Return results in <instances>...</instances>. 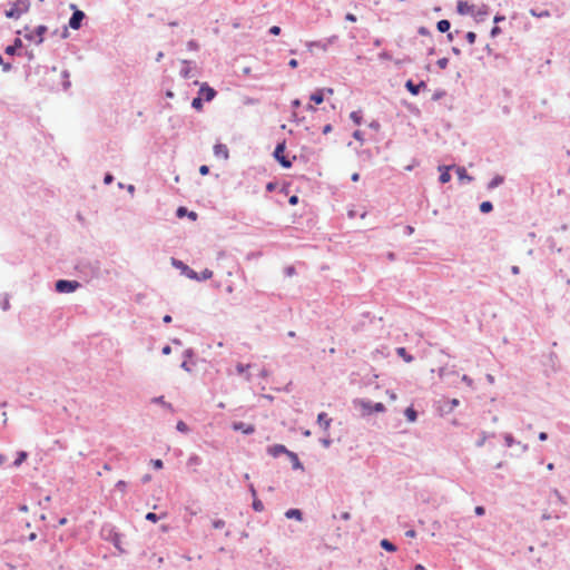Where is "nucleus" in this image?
<instances>
[{
  "mask_svg": "<svg viewBox=\"0 0 570 570\" xmlns=\"http://www.w3.org/2000/svg\"><path fill=\"white\" fill-rule=\"evenodd\" d=\"M546 246L551 250V252H558V253H561L562 252V248L561 247H558L557 246V242L553 237H548L546 239Z\"/></svg>",
  "mask_w": 570,
  "mask_h": 570,
  "instance_id": "39",
  "label": "nucleus"
},
{
  "mask_svg": "<svg viewBox=\"0 0 570 570\" xmlns=\"http://www.w3.org/2000/svg\"><path fill=\"white\" fill-rule=\"evenodd\" d=\"M267 454H269L273 458H278L282 454L287 455V453L291 451L288 450L284 444H273L267 446L266 449Z\"/></svg>",
  "mask_w": 570,
  "mask_h": 570,
  "instance_id": "15",
  "label": "nucleus"
},
{
  "mask_svg": "<svg viewBox=\"0 0 570 570\" xmlns=\"http://www.w3.org/2000/svg\"><path fill=\"white\" fill-rule=\"evenodd\" d=\"M449 65V58L446 57H443V58H440L436 60V66L440 68V69H445Z\"/></svg>",
  "mask_w": 570,
  "mask_h": 570,
  "instance_id": "55",
  "label": "nucleus"
},
{
  "mask_svg": "<svg viewBox=\"0 0 570 570\" xmlns=\"http://www.w3.org/2000/svg\"><path fill=\"white\" fill-rule=\"evenodd\" d=\"M417 411L414 409L413 405H410L404 410V416L411 423L417 420Z\"/></svg>",
  "mask_w": 570,
  "mask_h": 570,
  "instance_id": "29",
  "label": "nucleus"
},
{
  "mask_svg": "<svg viewBox=\"0 0 570 570\" xmlns=\"http://www.w3.org/2000/svg\"><path fill=\"white\" fill-rule=\"evenodd\" d=\"M495 434L494 433H491V434H487V432L482 431L481 432V436L480 439L475 442V445L478 448H482L487 441L488 438H492L494 436Z\"/></svg>",
  "mask_w": 570,
  "mask_h": 570,
  "instance_id": "44",
  "label": "nucleus"
},
{
  "mask_svg": "<svg viewBox=\"0 0 570 570\" xmlns=\"http://www.w3.org/2000/svg\"><path fill=\"white\" fill-rule=\"evenodd\" d=\"M167 517V513H163V514H157L155 512H148L146 515H145V519L147 521H150L153 523H156L158 520H160L161 518H165Z\"/></svg>",
  "mask_w": 570,
  "mask_h": 570,
  "instance_id": "40",
  "label": "nucleus"
},
{
  "mask_svg": "<svg viewBox=\"0 0 570 570\" xmlns=\"http://www.w3.org/2000/svg\"><path fill=\"white\" fill-rule=\"evenodd\" d=\"M252 508L255 512H262L264 510V504L258 497L253 498Z\"/></svg>",
  "mask_w": 570,
  "mask_h": 570,
  "instance_id": "42",
  "label": "nucleus"
},
{
  "mask_svg": "<svg viewBox=\"0 0 570 570\" xmlns=\"http://www.w3.org/2000/svg\"><path fill=\"white\" fill-rule=\"evenodd\" d=\"M204 99L197 95L191 100V108H194L196 111H202L204 108Z\"/></svg>",
  "mask_w": 570,
  "mask_h": 570,
  "instance_id": "38",
  "label": "nucleus"
},
{
  "mask_svg": "<svg viewBox=\"0 0 570 570\" xmlns=\"http://www.w3.org/2000/svg\"><path fill=\"white\" fill-rule=\"evenodd\" d=\"M504 176L502 175H495L487 185V188L489 190H492L497 187H499L500 185H502L504 183Z\"/></svg>",
  "mask_w": 570,
  "mask_h": 570,
  "instance_id": "30",
  "label": "nucleus"
},
{
  "mask_svg": "<svg viewBox=\"0 0 570 570\" xmlns=\"http://www.w3.org/2000/svg\"><path fill=\"white\" fill-rule=\"evenodd\" d=\"M474 8V4H470L466 0H458L456 2V12L460 16L473 14Z\"/></svg>",
  "mask_w": 570,
  "mask_h": 570,
  "instance_id": "13",
  "label": "nucleus"
},
{
  "mask_svg": "<svg viewBox=\"0 0 570 570\" xmlns=\"http://www.w3.org/2000/svg\"><path fill=\"white\" fill-rule=\"evenodd\" d=\"M30 9L29 0H18L9 10L4 11V14L9 19H18L22 13L28 12Z\"/></svg>",
  "mask_w": 570,
  "mask_h": 570,
  "instance_id": "6",
  "label": "nucleus"
},
{
  "mask_svg": "<svg viewBox=\"0 0 570 570\" xmlns=\"http://www.w3.org/2000/svg\"><path fill=\"white\" fill-rule=\"evenodd\" d=\"M286 150V139L277 141L275 149L273 151V158L275 161L279 164L285 169H289L293 166V161L296 159V156H293L291 159L287 155H285Z\"/></svg>",
  "mask_w": 570,
  "mask_h": 570,
  "instance_id": "3",
  "label": "nucleus"
},
{
  "mask_svg": "<svg viewBox=\"0 0 570 570\" xmlns=\"http://www.w3.org/2000/svg\"><path fill=\"white\" fill-rule=\"evenodd\" d=\"M503 439L507 448H511L513 444H521L520 442L515 441L514 436L511 433H504Z\"/></svg>",
  "mask_w": 570,
  "mask_h": 570,
  "instance_id": "41",
  "label": "nucleus"
},
{
  "mask_svg": "<svg viewBox=\"0 0 570 570\" xmlns=\"http://www.w3.org/2000/svg\"><path fill=\"white\" fill-rule=\"evenodd\" d=\"M320 443L322 444V446H324V448H326V449H327V448H330V446H331V444L333 443V441H332V439L327 435V436H325V438H321V439H320Z\"/></svg>",
  "mask_w": 570,
  "mask_h": 570,
  "instance_id": "59",
  "label": "nucleus"
},
{
  "mask_svg": "<svg viewBox=\"0 0 570 570\" xmlns=\"http://www.w3.org/2000/svg\"><path fill=\"white\" fill-rule=\"evenodd\" d=\"M405 106L410 112H412L414 115H420V109L415 105H413L411 102H405Z\"/></svg>",
  "mask_w": 570,
  "mask_h": 570,
  "instance_id": "62",
  "label": "nucleus"
},
{
  "mask_svg": "<svg viewBox=\"0 0 570 570\" xmlns=\"http://www.w3.org/2000/svg\"><path fill=\"white\" fill-rule=\"evenodd\" d=\"M187 49L196 51L199 49V43L196 40L191 39L187 42Z\"/></svg>",
  "mask_w": 570,
  "mask_h": 570,
  "instance_id": "56",
  "label": "nucleus"
},
{
  "mask_svg": "<svg viewBox=\"0 0 570 570\" xmlns=\"http://www.w3.org/2000/svg\"><path fill=\"white\" fill-rule=\"evenodd\" d=\"M317 424L322 428L324 432H328L332 423V419L327 415L326 412H320L317 414Z\"/></svg>",
  "mask_w": 570,
  "mask_h": 570,
  "instance_id": "18",
  "label": "nucleus"
},
{
  "mask_svg": "<svg viewBox=\"0 0 570 570\" xmlns=\"http://www.w3.org/2000/svg\"><path fill=\"white\" fill-rule=\"evenodd\" d=\"M501 33H502V29L499 26H495V24L490 30V37L491 38H497Z\"/></svg>",
  "mask_w": 570,
  "mask_h": 570,
  "instance_id": "54",
  "label": "nucleus"
},
{
  "mask_svg": "<svg viewBox=\"0 0 570 570\" xmlns=\"http://www.w3.org/2000/svg\"><path fill=\"white\" fill-rule=\"evenodd\" d=\"M194 85H199L198 96L204 99L206 102H210L217 96V91L210 87L207 82H199L198 80L194 81Z\"/></svg>",
  "mask_w": 570,
  "mask_h": 570,
  "instance_id": "7",
  "label": "nucleus"
},
{
  "mask_svg": "<svg viewBox=\"0 0 570 570\" xmlns=\"http://www.w3.org/2000/svg\"><path fill=\"white\" fill-rule=\"evenodd\" d=\"M405 89L413 96H417L422 90H425L428 85L426 81L421 80L415 83L412 79H407L404 85Z\"/></svg>",
  "mask_w": 570,
  "mask_h": 570,
  "instance_id": "11",
  "label": "nucleus"
},
{
  "mask_svg": "<svg viewBox=\"0 0 570 570\" xmlns=\"http://www.w3.org/2000/svg\"><path fill=\"white\" fill-rule=\"evenodd\" d=\"M451 29V22L448 19H442L436 22V30L441 33H446Z\"/></svg>",
  "mask_w": 570,
  "mask_h": 570,
  "instance_id": "32",
  "label": "nucleus"
},
{
  "mask_svg": "<svg viewBox=\"0 0 570 570\" xmlns=\"http://www.w3.org/2000/svg\"><path fill=\"white\" fill-rule=\"evenodd\" d=\"M325 97H324V90H321V88L316 89L315 91H313L311 95H309V100L314 104V105H321L323 101H324Z\"/></svg>",
  "mask_w": 570,
  "mask_h": 570,
  "instance_id": "28",
  "label": "nucleus"
},
{
  "mask_svg": "<svg viewBox=\"0 0 570 570\" xmlns=\"http://www.w3.org/2000/svg\"><path fill=\"white\" fill-rule=\"evenodd\" d=\"M23 48V42L20 38H16L13 42L4 48V53L8 56H19L20 50Z\"/></svg>",
  "mask_w": 570,
  "mask_h": 570,
  "instance_id": "14",
  "label": "nucleus"
},
{
  "mask_svg": "<svg viewBox=\"0 0 570 570\" xmlns=\"http://www.w3.org/2000/svg\"><path fill=\"white\" fill-rule=\"evenodd\" d=\"M81 284L75 279H63L60 278L55 282V291L60 294H70L76 292Z\"/></svg>",
  "mask_w": 570,
  "mask_h": 570,
  "instance_id": "5",
  "label": "nucleus"
},
{
  "mask_svg": "<svg viewBox=\"0 0 570 570\" xmlns=\"http://www.w3.org/2000/svg\"><path fill=\"white\" fill-rule=\"evenodd\" d=\"M286 456L289 459L293 470L304 471V465L295 452L289 451Z\"/></svg>",
  "mask_w": 570,
  "mask_h": 570,
  "instance_id": "23",
  "label": "nucleus"
},
{
  "mask_svg": "<svg viewBox=\"0 0 570 570\" xmlns=\"http://www.w3.org/2000/svg\"><path fill=\"white\" fill-rule=\"evenodd\" d=\"M352 136H353V138H354L355 140H358V141H361V142H363V141H364V134H363V131H361V130H358V129L354 130V131H353V134H352Z\"/></svg>",
  "mask_w": 570,
  "mask_h": 570,
  "instance_id": "60",
  "label": "nucleus"
},
{
  "mask_svg": "<svg viewBox=\"0 0 570 570\" xmlns=\"http://www.w3.org/2000/svg\"><path fill=\"white\" fill-rule=\"evenodd\" d=\"M337 39L338 37L336 35H333L324 40L311 41L308 42V47H317L325 51L327 50L328 46L333 45Z\"/></svg>",
  "mask_w": 570,
  "mask_h": 570,
  "instance_id": "16",
  "label": "nucleus"
},
{
  "mask_svg": "<svg viewBox=\"0 0 570 570\" xmlns=\"http://www.w3.org/2000/svg\"><path fill=\"white\" fill-rule=\"evenodd\" d=\"M248 367H249V365H246L243 363H237L236 371L239 375H243L247 371Z\"/></svg>",
  "mask_w": 570,
  "mask_h": 570,
  "instance_id": "63",
  "label": "nucleus"
},
{
  "mask_svg": "<svg viewBox=\"0 0 570 570\" xmlns=\"http://www.w3.org/2000/svg\"><path fill=\"white\" fill-rule=\"evenodd\" d=\"M150 465L155 470H161L164 468V462L160 459H151L150 460Z\"/></svg>",
  "mask_w": 570,
  "mask_h": 570,
  "instance_id": "51",
  "label": "nucleus"
},
{
  "mask_svg": "<svg viewBox=\"0 0 570 570\" xmlns=\"http://www.w3.org/2000/svg\"><path fill=\"white\" fill-rule=\"evenodd\" d=\"M451 168L452 166H446V165H440L439 166V171H440V176H439V181L441 184H446L451 180L452 176H451Z\"/></svg>",
  "mask_w": 570,
  "mask_h": 570,
  "instance_id": "19",
  "label": "nucleus"
},
{
  "mask_svg": "<svg viewBox=\"0 0 570 570\" xmlns=\"http://www.w3.org/2000/svg\"><path fill=\"white\" fill-rule=\"evenodd\" d=\"M76 269L85 277H94L98 275L100 267L98 262L82 259L77 263Z\"/></svg>",
  "mask_w": 570,
  "mask_h": 570,
  "instance_id": "4",
  "label": "nucleus"
},
{
  "mask_svg": "<svg viewBox=\"0 0 570 570\" xmlns=\"http://www.w3.org/2000/svg\"><path fill=\"white\" fill-rule=\"evenodd\" d=\"M493 208V204L490 200H484L479 205V209L482 214H490Z\"/></svg>",
  "mask_w": 570,
  "mask_h": 570,
  "instance_id": "37",
  "label": "nucleus"
},
{
  "mask_svg": "<svg viewBox=\"0 0 570 570\" xmlns=\"http://www.w3.org/2000/svg\"><path fill=\"white\" fill-rule=\"evenodd\" d=\"M171 265L176 268V269H179L180 273L183 275H185L187 278H197L196 277V271H194L193 268H190L187 264H185L183 261L178 259V258H175L173 257L171 258Z\"/></svg>",
  "mask_w": 570,
  "mask_h": 570,
  "instance_id": "9",
  "label": "nucleus"
},
{
  "mask_svg": "<svg viewBox=\"0 0 570 570\" xmlns=\"http://www.w3.org/2000/svg\"><path fill=\"white\" fill-rule=\"evenodd\" d=\"M285 517L287 519H293L297 521L304 520V512L301 509L297 508H291L285 512Z\"/></svg>",
  "mask_w": 570,
  "mask_h": 570,
  "instance_id": "24",
  "label": "nucleus"
},
{
  "mask_svg": "<svg viewBox=\"0 0 570 570\" xmlns=\"http://www.w3.org/2000/svg\"><path fill=\"white\" fill-rule=\"evenodd\" d=\"M460 401L458 399H451L444 401L440 406L439 411L441 415L450 414L456 406H459Z\"/></svg>",
  "mask_w": 570,
  "mask_h": 570,
  "instance_id": "12",
  "label": "nucleus"
},
{
  "mask_svg": "<svg viewBox=\"0 0 570 570\" xmlns=\"http://www.w3.org/2000/svg\"><path fill=\"white\" fill-rule=\"evenodd\" d=\"M468 43L473 45L476 41V33L474 31H468L464 36Z\"/></svg>",
  "mask_w": 570,
  "mask_h": 570,
  "instance_id": "50",
  "label": "nucleus"
},
{
  "mask_svg": "<svg viewBox=\"0 0 570 570\" xmlns=\"http://www.w3.org/2000/svg\"><path fill=\"white\" fill-rule=\"evenodd\" d=\"M69 76H70V73H69L68 70H63L61 72V77L63 78L62 88L65 90H67L71 86L70 80H69Z\"/></svg>",
  "mask_w": 570,
  "mask_h": 570,
  "instance_id": "47",
  "label": "nucleus"
},
{
  "mask_svg": "<svg viewBox=\"0 0 570 570\" xmlns=\"http://www.w3.org/2000/svg\"><path fill=\"white\" fill-rule=\"evenodd\" d=\"M417 33L423 37H431V31L424 26L417 28Z\"/></svg>",
  "mask_w": 570,
  "mask_h": 570,
  "instance_id": "57",
  "label": "nucleus"
},
{
  "mask_svg": "<svg viewBox=\"0 0 570 570\" xmlns=\"http://www.w3.org/2000/svg\"><path fill=\"white\" fill-rule=\"evenodd\" d=\"M99 534L104 541L112 543L119 554L127 553V551L122 548L124 534L119 532L114 524L109 522L104 523L100 528Z\"/></svg>",
  "mask_w": 570,
  "mask_h": 570,
  "instance_id": "1",
  "label": "nucleus"
},
{
  "mask_svg": "<svg viewBox=\"0 0 570 570\" xmlns=\"http://www.w3.org/2000/svg\"><path fill=\"white\" fill-rule=\"evenodd\" d=\"M176 430L184 434H187L190 431L189 426L181 420L177 422Z\"/></svg>",
  "mask_w": 570,
  "mask_h": 570,
  "instance_id": "45",
  "label": "nucleus"
},
{
  "mask_svg": "<svg viewBox=\"0 0 570 570\" xmlns=\"http://www.w3.org/2000/svg\"><path fill=\"white\" fill-rule=\"evenodd\" d=\"M350 119L355 124L356 126H361L363 122V112L362 110H354L350 114Z\"/></svg>",
  "mask_w": 570,
  "mask_h": 570,
  "instance_id": "35",
  "label": "nucleus"
},
{
  "mask_svg": "<svg viewBox=\"0 0 570 570\" xmlns=\"http://www.w3.org/2000/svg\"><path fill=\"white\" fill-rule=\"evenodd\" d=\"M455 173L458 175V179L461 181V183H471L473 181V177L466 171L465 167H462V166H456L455 167Z\"/></svg>",
  "mask_w": 570,
  "mask_h": 570,
  "instance_id": "20",
  "label": "nucleus"
},
{
  "mask_svg": "<svg viewBox=\"0 0 570 570\" xmlns=\"http://www.w3.org/2000/svg\"><path fill=\"white\" fill-rule=\"evenodd\" d=\"M151 403L159 404L163 407H165L166 410L174 412L173 404L166 402L163 395L153 397Z\"/></svg>",
  "mask_w": 570,
  "mask_h": 570,
  "instance_id": "33",
  "label": "nucleus"
},
{
  "mask_svg": "<svg viewBox=\"0 0 570 570\" xmlns=\"http://www.w3.org/2000/svg\"><path fill=\"white\" fill-rule=\"evenodd\" d=\"M354 405L361 409L363 416H368L373 413H383L386 411V407L382 402H373L367 399H355Z\"/></svg>",
  "mask_w": 570,
  "mask_h": 570,
  "instance_id": "2",
  "label": "nucleus"
},
{
  "mask_svg": "<svg viewBox=\"0 0 570 570\" xmlns=\"http://www.w3.org/2000/svg\"><path fill=\"white\" fill-rule=\"evenodd\" d=\"M530 13H531V16L538 17V18L550 17V12L548 10H539L538 8L530 9Z\"/></svg>",
  "mask_w": 570,
  "mask_h": 570,
  "instance_id": "43",
  "label": "nucleus"
},
{
  "mask_svg": "<svg viewBox=\"0 0 570 570\" xmlns=\"http://www.w3.org/2000/svg\"><path fill=\"white\" fill-rule=\"evenodd\" d=\"M35 35H36V38L37 40H35V43L37 46L41 45L43 41H45V35L47 33L48 31V27L45 26V24H39L35 28Z\"/></svg>",
  "mask_w": 570,
  "mask_h": 570,
  "instance_id": "22",
  "label": "nucleus"
},
{
  "mask_svg": "<svg viewBox=\"0 0 570 570\" xmlns=\"http://www.w3.org/2000/svg\"><path fill=\"white\" fill-rule=\"evenodd\" d=\"M0 66H2V70L4 72H8L12 69V63L11 62H6L2 55H0Z\"/></svg>",
  "mask_w": 570,
  "mask_h": 570,
  "instance_id": "52",
  "label": "nucleus"
},
{
  "mask_svg": "<svg viewBox=\"0 0 570 570\" xmlns=\"http://www.w3.org/2000/svg\"><path fill=\"white\" fill-rule=\"evenodd\" d=\"M196 277L197 278H191V279L197 281V282L207 281L213 277V271H210L209 268H205L200 273L196 272Z\"/></svg>",
  "mask_w": 570,
  "mask_h": 570,
  "instance_id": "34",
  "label": "nucleus"
},
{
  "mask_svg": "<svg viewBox=\"0 0 570 570\" xmlns=\"http://www.w3.org/2000/svg\"><path fill=\"white\" fill-rule=\"evenodd\" d=\"M196 356V352L194 348L189 347V348H186L184 352H183V357L184 360H187V361H193V358Z\"/></svg>",
  "mask_w": 570,
  "mask_h": 570,
  "instance_id": "46",
  "label": "nucleus"
},
{
  "mask_svg": "<svg viewBox=\"0 0 570 570\" xmlns=\"http://www.w3.org/2000/svg\"><path fill=\"white\" fill-rule=\"evenodd\" d=\"M181 62H183L184 67L180 69V72H179V73H180V76H181L184 79H188V78H190V72H191V69H190V67H189V65L191 63V61H190V60H186V59H185V60H183Z\"/></svg>",
  "mask_w": 570,
  "mask_h": 570,
  "instance_id": "36",
  "label": "nucleus"
},
{
  "mask_svg": "<svg viewBox=\"0 0 570 570\" xmlns=\"http://www.w3.org/2000/svg\"><path fill=\"white\" fill-rule=\"evenodd\" d=\"M115 180V177L111 173L107 171L104 176V184L110 185Z\"/></svg>",
  "mask_w": 570,
  "mask_h": 570,
  "instance_id": "64",
  "label": "nucleus"
},
{
  "mask_svg": "<svg viewBox=\"0 0 570 570\" xmlns=\"http://www.w3.org/2000/svg\"><path fill=\"white\" fill-rule=\"evenodd\" d=\"M380 547L387 552H395L397 550L396 544L386 538L380 541Z\"/></svg>",
  "mask_w": 570,
  "mask_h": 570,
  "instance_id": "31",
  "label": "nucleus"
},
{
  "mask_svg": "<svg viewBox=\"0 0 570 570\" xmlns=\"http://www.w3.org/2000/svg\"><path fill=\"white\" fill-rule=\"evenodd\" d=\"M396 355L406 363H411L414 361V356L411 353H409L406 347L403 346L396 348Z\"/></svg>",
  "mask_w": 570,
  "mask_h": 570,
  "instance_id": "27",
  "label": "nucleus"
},
{
  "mask_svg": "<svg viewBox=\"0 0 570 570\" xmlns=\"http://www.w3.org/2000/svg\"><path fill=\"white\" fill-rule=\"evenodd\" d=\"M438 373H439V376H440L441 379H443V377H445L446 375L452 374V373H454V372H453V371H450L446 366H442V367H440V368H439V372H438Z\"/></svg>",
  "mask_w": 570,
  "mask_h": 570,
  "instance_id": "58",
  "label": "nucleus"
},
{
  "mask_svg": "<svg viewBox=\"0 0 570 570\" xmlns=\"http://www.w3.org/2000/svg\"><path fill=\"white\" fill-rule=\"evenodd\" d=\"M86 18L87 16L82 10H75V12H72L69 18L68 27L72 30H79L82 27L83 20Z\"/></svg>",
  "mask_w": 570,
  "mask_h": 570,
  "instance_id": "8",
  "label": "nucleus"
},
{
  "mask_svg": "<svg viewBox=\"0 0 570 570\" xmlns=\"http://www.w3.org/2000/svg\"><path fill=\"white\" fill-rule=\"evenodd\" d=\"M200 463H202V459L197 454L190 455L187 461V465H199Z\"/></svg>",
  "mask_w": 570,
  "mask_h": 570,
  "instance_id": "49",
  "label": "nucleus"
},
{
  "mask_svg": "<svg viewBox=\"0 0 570 570\" xmlns=\"http://www.w3.org/2000/svg\"><path fill=\"white\" fill-rule=\"evenodd\" d=\"M230 428H232L233 431L242 432L245 435H252L256 431L254 424L245 423L243 421H234V422H232Z\"/></svg>",
  "mask_w": 570,
  "mask_h": 570,
  "instance_id": "10",
  "label": "nucleus"
},
{
  "mask_svg": "<svg viewBox=\"0 0 570 570\" xmlns=\"http://www.w3.org/2000/svg\"><path fill=\"white\" fill-rule=\"evenodd\" d=\"M490 12V8L488 4H482L475 13H473L476 22H482L484 17H487Z\"/></svg>",
  "mask_w": 570,
  "mask_h": 570,
  "instance_id": "26",
  "label": "nucleus"
},
{
  "mask_svg": "<svg viewBox=\"0 0 570 570\" xmlns=\"http://www.w3.org/2000/svg\"><path fill=\"white\" fill-rule=\"evenodd\" d=\"M0 306H1V309L2 311H8L10 308V302H9V296L8 294H4L1 303H0Z\"/></svg>",
  "mask_w": 570,
  "mask_h": 570,
  "instance_id": "53",
  "label": "nucleus"
},
{
  "mask_svg": "<svg viewBox=\"0 0 570 570\" xmlns=\"http://www.w3.org/2000/svg\"><path fill=\"white\" fill-rule=\"evenodd\" d=\"M214 155L216 157H223L227 159L229 157V150L225 144L217 142L214 145Z\"/></svg>",
  "mask_w": 570,
  "mask_h": 570,
  "instance_id": "21",
  "label": "nucleus"
},
{
  "mask_svg": "<svg viewBox=\"0 0 570 570\" xmlns=\"http://www.w3.org/2000/svg\"><path fill=\"white\" fill-rule=\"evenodd\" d=\"M446 96V91L444 89H438L435 90V92L433 94L432 96V100L433 101H439L441 100L443 97Z\"/></svg>",
  "mask_w": 570,
  "mask_h": 570,
  "instance_id": "48",
  "label": "nucleus"
},
{
  "mask_svg": "<svg viewBox=\"0 0 570 570\" xmlns=\"http://www.w3.org/2000/svg\"><path fill=\"white\" fill-rule=\"evenodd\" d=\"M214 529H223L225 527V521L222 519H215L212 522Z\"/></svg>",
  "mask_w": 570,
  "mask_h": 570,
  "instance_id": "61",
  "label": "nucleus"
},
{
  "mask_svg": "<svg viewBox=\"0 0 570 570\" xmlns=\"http://www.w3.org/2000/svg\"><path fill=\"white\" fill-rule=\"evenodd\" d=\"M29 458V453L27 451L20 450L16 453V459L12 462V468H19L23 462Z\"/></svg>",
  "mask_w": 570,
  "mask_h": 570,
  "instance_id": "25",
  "label": "nucleus"
},
{
  "mask_svg": "<svg viewBox=\"0 0 570 570\" xmlns=\"http://www.w3.org/2000/svg\"><path fill=\"white\" fill-rule=\"evenodd\" d=\"M176 216L178 218H189L190 220L195 222L198 217V214L194 210H189L186 206H179L176 209Z\"/></svg>",
  "mask_w": 570,
  "mask_h": 570,
  "instance_id": "17",
  "label": "nucleus"
}]
</instances>
